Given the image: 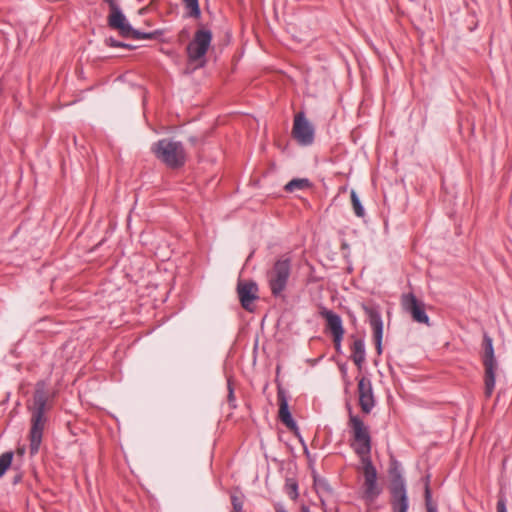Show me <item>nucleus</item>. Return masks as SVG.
<instances>
[{
  "label": "nucleus",
  "mask_w": 512,
  "mask_h": 512,
  "mask_svg": "<svg viewBox=\"0 0 512 512\" xmlns=\"http://www.w3.org/2000/svg\"><path fill=\"white\" fill-rule=\"evenodd\" d=\"M349 412L348 426L351 429L354 444H351L354 452L361 458L363 465L364 482L362 485V499L367 504H372L381 495L382 488L377 482V470L371 460L372 438L369 427L363 420L352 412L349 403L346 404Z\"/></svg>",
  "instance_id": "f257e3e1"
},
{
  "label": "nucleus",
  "mask_w": 512,
  "mask_h": 512,
  "mask_svg": "<svg viewBox=\"0 0 512 512\" xmlns=\"http://www.w3.org/2000/svg\"><path fill=\"white\" fill-rule=\"evenodd\" d=\"M47 404V393L45 384L39 382L36 384L35 392L33 395V405L30 407L31 416V429H30V453L36 454L39 450L43 430L46 423L45 409Z\"/></svg>",
  "instance_id": "f03ea898"
},
{
  "label": "nucleus",
  "mask_w": 512,
  "mask_h": 512,
  "mask_svg": "<svg viewBox=\"0 0 512 512\" xmlns=\"http://www.w3.org/2000/svg\"><path fill=\"white\" fill-rule=\"evenodd\" d=\"M155 157L170 169H179L187 161V153L183 144L169 138L161 139L151 146Z\"/></svg>",
  "instance_id": "7ed1b4c3"
},
{
  "label": "nucleus",
  "mask_w": 512,
  "mask_h": 512,
  "mask_svg": "<svg viewBox=\"0 0 512 512\" xmlns=\"http://www.w3.org/2000/svg\"><path fill=\"white\" fill-rule=\"evenodd\" d=\"M292 263L288 256H281L272 267L265 272V279L274 298L285 299L284 292L287 289L291 276Z\"/></svg>",
  "instance_id": "20e7f679"
},
{
  "label": "nucleus",
  "mask_w": 512,
  "mask_h": 512,
  "mask_svg": "<svg viewBox=\"0 0 512 512\" xmlns=\"http://www.w3.org/2000/svg\"><path fill=\"white\" fill-rule=\"evenodd\" d=\"M108 4L110 9V14L108 16V25L119 31L120 35L123 37H131L133 39H154L156 33L154 32H140L132 28V26L127 22L126 17L122 13L118 4L115 0H103Z\"/></svg>",
  "instance_id": "39448f33"
},
{
  "label": "nucleus",
  "mask_w": 512,
  "mask_h": 512,
  "mask_svg": "<svg viewBox=\"0 0 512 512\" xmlns=\"http://www.w3.org/2000/svg\"><path fill=\"white\" fill-rule=\"evenodd\" d=\"M212 33L208 29H199L195 32L193 40L188 44L186 51L191 63L198 62L199 67L205 65V55L211 45Z\"/></svg>",
  "instance_id": "423d86ee"
},
{
  "label": "nucleus",
  "mask_w": 512,
  "mask_h": 512,
  "mask_svg": "<svg viewBox=\"0 0 512 512\" xmlns=\"http://www.w3.org/2000/svg\"><path fill=\"white\" fill-rule=\"evenodd\" d=\"M291 134L297 143L302 146H310L314 143L315 129L303 111L295 114Z\"/></svg>",
  "instance_id": "0eeeda50"
},
{
  "label": "nucleus",
  "mask_w": 512,
  "mask_h": 512,
  "mask_svg": "<svg viewBox=\"0 0 512 512\" xmlns=\"http://www.w3.org/2000/svg\"><path fill=\"white\" fill-rule=\"evenodd\" d=\"M401 305L403 310L411 315L414 322L430 325L424 302L419 300L413 293L403 294Z\"/></svg>",
  "instance_id": "6e6552de"
},
{
  "label": "nucleus",
  "mask_w": 512,
  "mask_h": 512,
  "mask_svg": "<svg viewBox=\"0 0 512 512\" xmlns=\"http://www.w3.org/2000/svg\"><path fill=\"white\" fill-rule=\"evenodd\" d=\"M365 314L368 317L369 324L373 329L375 349L378 355L382 354L383 321L380 310L377 306L362 305Z\"/></svg>",
  "instance_id": "1a4fd4ad"
},
{
  "label": "nucleus",
  "mask_w": 512,
  "mask_h": 512,
  "mask_svg": "<svg viewBox=\"0 0 512 512\" xmlns=\"http://www.w3.org/2000/svg\"><path fill=\"white\" fill-rule=\"evenodd\" d=\"M359 406L363 413L369 414L375 406L371 380L365 376L358 378Z\"/></svg>",
  "instance_id": "9d476101"
},
{
  "label": "nucleus",
  "mask_w": 512,
  "mask_h": 512,
  "mask_svg": "<svg viewBox=\"0 0 512 512\" xmlns=\"http://www.w3.org/2000/svg\"><path fill=\"white\" fill-rule=\"evenodd\" d=\"M279 411L278 417L285 427L292 432L295 436L300 437L299 427L293 419L289 410L287 399L282 391L278 393Z\"/></svg>",
  "instance_id": "9b49d317"
},
{
  "label": "nucleus",
  "mask_w": 512,
  "mask_h": 512,
  "mask_svg": "<svg viewBox=\"0 0 512 512\" xmlns=\"http://www.w3.org/2000/svg\"><path fill=\"white\" fill-rule=\"evenodd\" d=\"M392 512H407L409 499L407 486L388 487Z\"/></svg>",
  "instance_id": "f8f14e48"
},
{
  "label": "nucleus",
  "mask_w": 512,
  "mask_h": 512,
  "mask_svg": "<svg viewBox=\"0 0 512 512\" xmlns=\"http://www.w3.org/2000/svg\"><path fill=\"white\" fill-rule=\"evenodd\" d=\"M254 283L252 281H242L239 280L237 285V292L239 295V299L241 305L244 309L249 312H254L255 310V300L256 296L252 293V288L254 287Z\"/></svg>",
  "instance_id": "ddd939ff"
},
{
  "label": "nucleus",
  "mask_w": 512,
  "mask_h": 512,
  "mask_svg": "<svg viewBox=\"0 0 512 512\" xmlns=\"http://www.w3.org/2000/svg\"><path fill=\"white\" fill-rule=\"evenodd\" d=\"M484 367V394L490 398L495 389L497 360L482 361Z\"/></svg>",
  "instance_id": "4468645a"
},
{
  "label": "nucleus",
  "mask_w": 512,
  "mask_h": 512,
  "mask_svg": "<svg viewBox=\"0 0 512 512\" xmlns=\"http://www.w3.org/2000/svg\"><path fill=\"white\" fill-rule=\"evenodd\" d=\"M319 314L326 320V330L329 331L332 336L345 333L342 319L337 313L322 307L319 311Z\"/></svg>",
  "instance_id": "2eb2a0df"
},
{
  "label": "nucleus",
  "mask_w": 512,
  "mask_h": 512,
  "mask_svg": "<svg viewBox=\"0 0 512 512\" xmlns=\"http://www.w3.org/2000/svg\"><path fill=\"white\" fill-rule=\"evenodd\" d=\"M388 475L390 477V483L388 487L395 486H406V481L402 475L401 464L391 455L389 459Z\"/></svg>",
  "instance_id": "dca6fc26"
},
{
  "label": "nucleus",
  "mask_w": 512,
  "mask_h": 512,
  "mask_svg": "<svg viewBox=\"0 0 512 512\" xmlns=\"http://www.w3.org/2000/svg\"><path fill=\"white\" fill-rule=\"evenodd\" d=\"M352 338L354 339V341L351 345V359L357 366L358 370L361 371L366 359L364 339L355 338V336H352Z\"/></svg>",
  "instance_id": "f3484780"
},
{
  "label": "nucleus",
  "mask_w": 512,
  "mask_h": 512,
  "mask_svg": "<svg viewBox=\"0 0 512 512\" xmlns=\"http://www.w3.org/2000/svg\"><path fill=\"white\" fill-rule=\"evenodd\" d=\"M481 346H482V353H481L482 361L497 360L495 357L493 340L488 335L487 332H484V334H483V340H482Z\"/></svg>",
  "instance_id": "a211bd4d"
},
{
  "label": "nucleus",
  "mask_w": 512,
  "mask_h": 512,
  "mask_svg": "<svg viewBox=\"0 0 512 512\" xmlns=\"http://www.w3.org/2000/svg\"><path fill=\"white\" fill-rule=\"evenodd\" d=\"M312 186L311 182L307 178H294L289 181L285 186L284 190L287 193H292L296 190H305Z\"/></svg>",
  "instance_id": "6ab92c4d"
},
{
  "label": "nucleus",
  "mask_w": 512,
  "mask_h": 512,
  "mask_svg": "<svg viewBox=\"0 0 512 512\" xmlns=\"http://www.w3.org/2000/svg\"><path fill=\"white\" fill-rule=\"evenodd\" d=\"M284 491L291 500H296L299 496L297 480L295 478H286Z\"/></svg>",
  "instance_id": "aec40b11"
},
{
  "label": "nucleus",
  "mask_w": 512,
  "mask_h": 512,
  "mask_svg": "<svg viewBox=\"0 0 512 512\" xmlns=\"http://www.w3.org/2000/svg\"><path fill=\"white\" fill-rule=\"evenodd\" d=\"M350 198H351V204H352L354 214L359 218H364L365 217V209H364L355 190H351Z\"/></svg>",
  "instance_id": "412c9836"
},
{
  "label": "nucleus",
  "mask_w": 512,
  "mask_h": 512,
  "mask_svg": "<svg viewBox=\"0 0 512 512\" xmlns=\"http://www.w3.org/2000/svg\"><path fill=\"white\" fill-rule=\"evenodd\" d=\"M13 459V452L8 451L0 456V477H2L7 469L11 466Z\"/></svg>",
  "instance_id": "4be33fe9"
},
{
  "label": "nucleus",
  "mask_w": 512,
  "mask_h": 512,
  "mask_svg": "<svg viewBox=\"0 0 512 512\" xmlns=\"http://www.w3.org/2000/svg\"><path fill=\"white\" fill-rule=\"evenodd\" d=\"M431 475L427 474L422 478L424 483V501L425 505L435 503L432 499V491L430 487Z\"/></svg>",
  "instance_id": "5701e85b"
},
{
  "label": "nucleus",
  "mask_w": 512,
  "mask_h": 512,
  "mask_svg": "<svg viewBox=\"0 0 512 512\" xmlns=\"http://www.w3.org/2000/svg\"><path fill=\"white\" fill-rule=\"evenodd\" d=\"M185 7L189 9V16L198 18L200 16V8L198 0H182Z\"/></svg>",
  "instance_id": "b1692460"
},
{
  "label": "nucleus",
  "mask_w": 512,
  "mask_h": 512,
  "mask_svg": "<svg viewBox=\"0 0 512 512\" xmlns=\"http://www.w3.org/2000/svg\"><path fill=\"white\" fill-rule=\"evenodd\" d=\"M314 486L316 487L317 491H323L327 493L332 492V489L328 481L323 478H317L316 476H314Z\"/></svg>",
  "instance_id": "393cba45"
},
{
  "label": "nucleus",
  "mask_w": 512,
  "mask_h": 512,
  "mask_svg": "<svg viewBox=\"0 0 512 512\" xmlns=\"http://www.w3.org/2000/svg\"><path fill=\"white\" fill-rule=\"evenodd\" d=\"M231 502L233 505L232 512H240L243 506V497L239 495L237 492H233L231 494Z\"/></svg>",
  "instance_id": "a878e982"
},
{
  "label": "nucleus",
  "mask_w": 512,
  "mask_h": 512,
  "mask_svg": "<svg viewBox=\"0 0 512 512\" xmlns=\"http://www.w3.org/2000/svg\"><path fill=\"white\" fill-rule=\"evenodd\" d=\"M227 389H228V402L231 407H235L234 389H233L232 381L230 378H228V380H227Z\"/></svg>",
  "instance_id": "bb28decb"
},
{
  "label": "nucleus",
  "mask_w": 512,
  "mask_h": 512,
  "mask_svg": "<svg viewBox=\"0 0 512 512\" xmlns=\"http://www.w3.org/2000/svg\"><path fill=\"white\" fill-rule=\"evenodd\" d=\"M343 336H344V334H339V335H333L332 336L334 348H335V351L337 353H341L342 352L341 343H342Z\"/></svg>",
  "instance_id": "cd10ccee"
},
{
  "label": "nucleus",
  "mask_w": 512,
  "mask_h": 512,
  "mask_svg": "<svg viewBox=\"0 0 512 512\" xmlns=\"http://www.w3.org/2000/svg\"><path fill=\"white\" fill-rule=\"evenodd\" d=\"M496 511L497 512H507L505 497L500 496L498 498V501H497V504H496Z\"/></svg>",
  "instance_id": "c85d7f7f"
},
{
  "label": "nucleus",
  "mask_w": 512,
  "mask_h": 512,
  "mask_svg": "<svg viewBox=\"0 0 512 512\" xmlns=\"http://www.w3.org/2000/svg\"><path fill=\"white\" fill-rule=\"evenodd\" d=\"M106 44L110 47H129V45L116 41L113 38L106 39Z\"/></svg>",
  "instance_id": "c756f323"
},
{
  "label": "nucleus",
  "mask_w": 512,
  "mask_h": 512,
  "mask_svg": "<svg viewBox=\"0 0 512 512\" xmlns=\"http://www.w3.org/2000/svg\"><path fill=\"white\" fill-rule=\"evenodd\" d=\"M252 256H253V252H251L250 255L248 256V258L243 266L242 273L247 272L249 269H251V270L254 269V266L251 263Z\"/></svg>",
  "instance_id": "7c9ffc66"
},
{
  "label": "nucleus",
  "mask_w": 512,
  "mask_h": 512,
  "mask_svg": "<svg viewBox=\"0 0 512 512\" xmlns=\"http://www.w3.org/2000/svg\"><path fill=\"white\" fill-rule=\"evenodd\" d=\"M425 507H426L427 512H437V504L436 503L427 504V505H425Z\"/></svg>",
  "instance_id": "2f4dec72"
},
{
  "label": "nucleus",
  "mask_w": 512,
  "mask_h": 512,
  "mask_svg": "<svg viewBox=\"0 0 512 512\" xmlns=\"http://www.w3.org/2000/svg\"><path fill=\"white\" fill-rule=\"evenodd\" d=\"M301 512H310V509L307 505L302 504L301 505Z\"/></svg>",
  "instance_id": "473e14b6"
},
{
  "label": "nucleus",
  "mask_w": 512,
  "mask_h": 512,
  "mask_svg": "<svg viewBox=\"0 0 512 512\" xmlns=\"http://www.w3.org/2000/svg\"><path fill=\"white\" fill-rule=\"evenodd\" d=\"M21 477L20 476H16L15 479H14V483H17L18 481H20Z\"/></svg>",
  "instance_id": "72a5a7b5"
},
{
  "label": "nucleus",
  "mask_w": 512,
  "mask_h": 512,
  "mask_svg": "<svg viewBox=\"0 0 512 512\" xmlns=\"http://www.w3.org/2000/svg\"><path fill=\"white\" fill-rule=\"evenodd\" d=\"M276 512H287L284 509H276Z\"/></svg>",
  "instance_id": "f704fd0d"
},
{
  "label": "nucleus",
  "mask_w": 512,
  "mask_h": 512,
  "mask_svg": "<svg viewBox=\"0 0 512 512\" xmlns=\"http://www.w3.org/2000/svg\"><path fill=\"white\" fill-rule=\"evenodd\" d=\"M256 352V342L254 343V346H253V353Z\"/></svg>",
  "instance_id": "c9c22d12"
}]
</instances>
